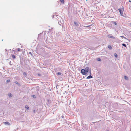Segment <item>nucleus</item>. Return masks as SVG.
<instances>
[{"instance_id": "obj_1", "label": "nucleus", "mask_w": 131, "mask_h": 131, "mask_svg": "<svg viewBox=\"0 0 131 131\" xmlns=\"http://www.w3.org/2000/svg\"><path fill=\"white\" fill-rule=\"evenodd\" d=\"M89 68L86 67L85 69H82L81 70V72L82 74L83 75L86 74L89 71Z\"/></svg>"}, {"instance_id": "obj_2", "label": "nucleus", "mask_w": 131, "mask_h": 131, "mask_svg": "<svg viewBox=\"0 0 131 131\" xmlns=\"http://www.w3.org/2000/svg\"><path fill=\"white\" fill-rule=\"evenodd\" d=\"M118 10L120 12V14L121 15L124 16L123 15V12L124 10V9L123 8H121L118 9Z\"/></svg>"}, {"instance_id": "obj_3", "label": "nucleus", "mask_w": 131, "mask_h": 131, "mask_svg": "<svg viewBox=\"0 0 131 131\" xmlns=\"http://www.w3.org/2000/svg\"><path fill=\"white\" fill-rule=\"evenodd\" d=\"M107 37L108 38H113V39H114L115 38V37H114L113 36H110V35H108V36Z\"/></svg>"}, {"instance_id": "obj_4", "label": "nucleus", "mask_w": 131, "mask_h": 131, "mask_svg": "<svg viewBox=\"0 0 131 131\" xmlns=\"http://www.w3.org/2000/svg\"><path fill=\"white\" fill-rule=\"evenodd\" d=\"M4 123L6 125H10V124L8 122H6Z\"/></svg>"}, {"instance_id": "obj_5", "label": "nucleus", "mask_w": 131, "mask_h": 131, "mask_svg": "<svg viewBox=\"0 0 131 131\" xmlns=\"http://www.w3.org/2000/svg\"><path fill=\"white\" fill-rule=\"evenodd\" d=\"M92 77L91 76V75H90L88 76L87 77L86 79H90L91 78H92Z\"/></svg>"}, {"instance_id": "obj_6", "label": "nucleus", "mask_w": 131, "mask_h": 131, "mask_svg": "<svg viewBox=\"0 0 131 131\" xmlns=\"http://www.w3.org/2000/svg\"><path fill=\"white\" fill-rule=\"evenodd\" d=\"M108 48L110 49H112V47L110 45H108Z\"/></svg>"}, {"instance_id": "obj_7", "label": "nucleus", "mask_w": 131, "mask_h": 131, "mask_svg": "<svg viewBox=\"0 0 131 131\" xmlns=\"http://www.w3.org/2000/svg\"><path fill=\"white\" fill-rule=\"evenodd\" d=\"M12 56L13 59H15L16 58V57L14 54H12Z\"/></svg>"}, {"instance_id": "obj_8", "label": "nucleus", "mask_w": 131, "mask_h": 131, "mask_svg": "<svg viewBox=\"0 0 131 131\" xmlns=\"http://www.w3.org/2000/svg\"><path fill=\"white\" fill-rule=\"evenodd\" d=\"M64 0H60V2L62 4H63L64 3Z\"/></svg>"}, {"instance_id": "obj_9", "label": "nucleus", "mask_w": 131, "mask_h": 131, "mask_svg": "<svg viewBox=\"0 0 131 131\" xmlns=\"http://www.w3.org/2000/svg\"><path fill=\"white\" fill-rule=\"evenodd\" d=\"M122 45L123 46L127 48L126 46V45L125 44H124V43H123V44H122Z\"/></svg>"}, {"instance_id": "obj_10", "label": "nucleus", "mask_w": 131, "mask_h": 131, "mask_svg": "<svg viewBox=\"0 0 131 131\" xmlns=\"http://www.w3.org/2000/svg\"><path fill=\"white\" fill-rule=\"evenodd\" d=\"M25 107L27 109H29V107L28 106V105H26L25 106Z\"/></svg>"}, {"instance_id": "obj_11", "label": "nucleus", "mask_w": 131, "mask_h": 131, "mask_svg": "<svg viewBox=\"0 0 131 131\" xmlns=\"http://www.w3.org/2000/svg\"><path fill=\"white\" fill-rule=\"evenodd\" d=\"M21 49L20 48H18L17 49V51H18L19 52V51H21L22 50H21Z\"/></svg>"}, {"instance_id": "obj_12", "label": "nucleus", "mask_w": 131, "mask_h": 131, "mask_svg": "<svg viewBox=\"0 0 131 131\" xmlns=\"http://www.w3.org/2000/svg\"><path fill=\"white\" fill-rule=\"evenodd\" d=\"M74 23L75 25L77 26L78 25V24L76 22L74 21Z\"/></svg>"}, {"instance_id": "obj_13", "label": "nucleus", "mask_w": 131, "mask_h": 131, "mask_svg": "<svg viewBox=\"0 0 131 131\" xmlns=\"http://www.w3.org/2000/svg\"><path fill=\"white\" fill-rule=\"evenodd\" d=\"M32 97L34 98H36V96L34 95H32Z\"/></svg>"}, {"instance_id": "obj_14", "label": "nucleus", "mask_w": 131, "mask_h": 131, "mask_svg": "<svg viewBox=\"0 0 131 131\" xmlns=\"http://www.w3.org/2000/svg\"><path fill=\"white\" fill-rule=\"evenodd\" d=\"M23 74L25 77H26L27 76V74L25 72Z\"/></svg>"}, {"instance_id": "obj_15", "label": "nucleus", "mask_w": 131, "mask_h": 131, "mask_svg": "<svg viewBox=\"0 0 131 131\" xmlns=\"http://www.w3.org/2000/svg\"><path fill=\"white\" fill-rule=\"evenodd\" d=\"M97 60L98 61H101V59L100 58H98Z\"/></svg>"}, {"instance_id": "obj_16", "label": "nucleus", "mask_w": 131, "mask_h": 131, "mask_svg": "<svg viewBox=\"0 0 131 131\" xmlns=\"http://www.w3.org/2000/svg\"><path fill=\"white\" fill-rule=\"evenodd\" d=\"M58 74L59 75H61V73L60 72H58Z\"/></svg>"}, {"instance_id": "obj_17", "label": "nucleus", "mask_w": 131, "mask_h": 131, "mask_svg": "<svg viewBox=\"0 0 131 131\" xmlns=\"http://www.w3.org/2000/svg\"><path fill=\"white\" fill-rule=\"evenodd\" d=\"M9 96L10 97H11L12 96L11 94L10 93H9Z\"/></svg>"}, {"instance_id": "obj_18", "label": "nucleus", "mask_w": 131, "mask_h": 131, "mask_svg": "<svg viewBox=\"0 0 131 131\" xmlns=\"http://www.w3.org/2000/svg\"><path fill=\"white\" fill-rule=\"evenodd\" d=\"M113 23L115 25H117V23H116L114 21L113 22Z\"/></svg>"}, {"instance_id": "obj_19", "label": "nucleus", "mask_w": 131, "mask_h": 131, "mask_svg": "<svg viewBox=\"0 0 131 131\" xmlns=\"http://www.w3.org/2000/svg\"><path fill=\"white\" fill-rule=\"evenodd\" d=\"M114 56L116 57H117V55L116 53L115 54Z\"/></svg>"}, {"instance_id": "obj_20", "label": "nucleus", "mask_w": 131, "mask_h": 131, "mask_svg": "<svg viewBox=\"0 0 131 131\" xmlns=\"http://www.w3.org/2000/svg\"><path fill=\"white\" fill-rule=\"evenodd\" d=\"M15 83H16V84H18V85H19V83L18 82H17V81H16V82H15Z\"/></svg>"}, {"instance_id": "obj_21", "label": "nucleus", "mask_w": 131, "mask_h": 131, "mask_svg": "<svg viewBox=\"0 0 131 131\" xmlns=\"http://www.w3.org/2000/svg\"><path fill=\"white\" fill-rule=\"evenodd\" d=\"M124 78L125 79H126L127 78V77L126 76H124Z\"/></svg>"}, {"instance_id": "obj_22", "label": "nucleus", "mask_w": 131, "mask_h": 131, "mask_svg": "<svg viewBox=\"0 0 131 131\" xmlns=\"http://www.w3.org/2000/svg\"><path fill=\"white\" fill-rule=\"evenodd\" d=\"M121 37L122 38H124L125 39H126L125 38V37H124V36H121Z\"/></svg>"}, {"instance_id": "obj_23", "label": "nucleus", "mask_w": 131, "mask_h": 131, "mask_svg": "<svg viewBox=\"0 0 131 131\" xmlns=\"http://www.w3.org/2000/svg\"><path fill=\"white\" fill-rule=\"evenodd\" d=\"M6 81L7 82H9L10 81V80H7Z\"/></svg>"}, {"instance_id": "obj_24", "label": "nucleus", "mask_w": 131, "mask_h": 131, "mask_svg": "<svg viewBox=\"0 0 131 131\" xmlns=\"http://www.w3.org/2000/svg\"><path fill=\"white\" fill-rule=\"evenodd\" d=\"M89 26H86V27H89Z\"/></svg>"}, {"instance_id": "obj_25", "label": "nucleus", "mask_w": 131, "mask_h": 131, "mask_svg": "<svg viewBox=\"0 0 131 131\" xmlns=\"http://www.w3.org/2000/svg\"><path fill=\"white\" fill-rule=\"evenodd\" d=\"M129 2H131V1H130V0H129Z\"/></svg>"}]
</instances>
